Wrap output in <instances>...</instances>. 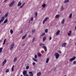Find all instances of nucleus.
<instances>
[{
  "label": "nucleus",
  "mask_w": 76,
  "mask_h": 76,
  "mask_svg": "<svg viewBox=\"0 0 76 76\" xmlns=\"http://www.w3.org/2000/svg\"><path fill=\"white\" fill-rule=\"evenodd\" d=\"M2 50H3V48H0V53H1L2 52Z\"/></svg>",
  "instance_id": "obj_23"
},
{
  "label": "nucleus",
  "mask_w": 76,
  "mask_h": 76,
  "mask_svg": "<svg viewBox=\"0 0 76 76\" xmlns=\"http://www.w3.org/2000/svg\"><path fill=\"white\" fill-rule=\"evenodd\" d=\"M69 2V0H65L64 2L65 3H68V2Z\"/></svg>",
  "instance_id": "obj_17"
},
{
  "label": "nucleus",
  "mask_w": 76,
  "mask_h": 76,
  "mask_svg": "<svg viewBox=\"0 0 76 76\" xmlns=\"http://www.w3.org/2000/svg\"><path fill=\"white\" fill-rule=\"evenodd\" d=\"M59 16H60L59 15H56L55 16V18H58Z\"/></svg>",
  "instance_id": "obj_27"
},
{
  "label": "nucleus",
  "mask_w": 76,
  "mask_h": 76,
  "mask_svg": "<svg viewBox=\"0 0 76 76\" xmlns=\"http://www.w3.org/2000/svg\"><path fill=\"white\" fill-rule=\"evenodd\" d=\"M34 58H37V55H35V56H34Z\"/></svg>",
  "instance_id": "obj_44"
},
{
  "label": "nucleus",
  "mask_w": 76,
  "mask_h": 76,
  "mask_svg": "<svg viewBox=\"0 0 76 76\" xmlns=\"http://www.w3.org/2000/svg\"><path fill=\"white\" fill-rule=\"evenodd\" d=\"M69 33H68V36H70V35H71V34H72V31H69Z\"/></svg>",
  "instance_id": "obj_16"
},
{
  "label": "nucleus",
  "mask_w": 76,
  "mask_h": 76,
  "mask_svg": "<svg viewBox=\"0 0 76 76\" xmlns=\"http://www.w3.org/2000/svg\"><path fill=\"white\" fill-rule=\"evenodd\" d=\"M33 19H34V18H33V17H31V21H33Z\"/></svg>",
  "instance_id": "obj_37"
},
{
  "label": "nucleus",
  "mask_w": 76,
  "mask_h": 76,
  "mask_svg": "<svg viewBox=\"0 0 76 76\" xmlns=\"http://www.w3.org/2000/svg\"><path fill=\"white\" fill-rule=\"evenodd\" d=\"M7 0H5L4 1V2L6 3V2H7Z\"/></svg>",
  "instance_id": "obj_53"
},
{
  "label": "nucleus",
  "mask_w": 76,
  "mask_h": 76,
  "mask_svg": "<svg viewBox=\"0 0 76 76\" xmlns=\"http://www.w3.org/2000/svg\"><path fill=\"white\" fill-rule=\"evenodd\" d=\"M49 19L47 17L44 20L45 21H47V19Z\"/></svg>",
  "instance_id": "obj_29"
},
{
  "label": "nucleus",
  "mask_w": 76,
  "mask_h": 76,
  "mask_svg": "<svg viewBox=\"0 0 76 76\" xmlns=\"http://www.w3.org/2000/svg\"><path fill=\"white\" fill-rule=\"evenodd\" d=\"M60 31L59 30H58L56 33V35H59V34H60Z\"/></svg>",
  "instance_id": "obj_7"
},
{
  "label": "nucleus",
  "mask_w": 76,
  "mask_h": 76,
  "mask_svg": "<svg viewBox=\"0 0 76 76\" xmlns=\"http://www.w3.org/2000/svg\"><path fill=\"white\" fill-rule=\"evenodd\" d=\"M38 55L39 57H41V54L39 53H38Z\"/></svg>",
  "instance_id": "obj_26"
},
{
  "label": "nucleus",
  "mask_w": 76,
  "mask_h": 76,
  "mask_svg": "<svg viewBox=\"0 0 76 76\" xmlns=\"http://www.w3.org/2000/svg\"><path fill=\"white\" fill-rule=\"evenodd\" d=\"M8 21V20H7V19H6L4 21V23H6Z\"/></svg>",
  "instance_id": "obj_18"
},
{
  "label": "nucleus",
  "mask_w": 76,
  "mask_h": 76,
  "mask_svg": "<svg viewBox=\"0 0 76 76\" xmlns=\"http://www.w3.org/2000/svg\"><path fill=\"white\" fill-rule=\"evenodd\" d=\"M23 45H25V44H23Z\"/></svg>",
  "instance_id": "obj_62"
},
{
  "label": "nucleus",
  "mask_w": 76,
  "mask_h": 76,
  "mask_svg": "<svg viewBox=\"0 0 76 76\" xmlns=\"http://www.w3.org/2000/svg\"><path fill=\"white\" fill-rule=\"evenodd\" d=\"M15 67V66H14V65H13L12 68V72H13V68L14 67Z\"/></svg>",
  "instance_id": "obj_36"
},
{
  "label": "nucleus",
  "mask_w": 76,
  "mask_h": 76,
  "mask_svg": "<svg viewBox=\"0 0 76 76\" xmlns=\"http://www.w3.org/2000/svg\"><path fill=\"white\" fill-rule=\"evenodd\" d=\"M6 39H5L4 40V42H6Z\"/></svg>",
  "instance_id": "obj_56"
},
{
  "label": "nucleus",
  "mask_w": 76,
  "mask_h": 76,
  "mask_svg": "<svg viewBox=\"0 0 76 76\" xmlns=\"http://www.w3.org/2000/svg\"><path fill=\"white\" fill-rule=\"evenodd\" d=\"M50 40H51V39H52V38H51V37H50L49 38Z\"/></svg>",
  "instance_id": "obj_50"
},
{
  "label": "nucleus",
  "mask_w": 76,
  "mask_h": 76,
  "mask_svg": "<svg viewBox=\"0 0 76 76\" xmlns=\"http://www.w3.org/2000/svg\"><path fill=\"white\" fill-rule=\"evenodd\" d=\"M41 75V72H39L37 74V76H40Z\"/></svg>",
  "instance_id": "obj_14"
},
{
  "label": "nucleus",
  "mask_w": 76,
  "mask_h": 76,
  "mask_svg": "<svg viewBox=\"0 0 76 76\" xmlns=\"http://www.w3.org/2000/svg\"><path fill=\"white\" fill-rule=\"evenodd\" d=\"M49 58H47L46 61V63H48V61H49Z\"/></svg>",
  "instance_id": "obj_21"
},
{
  "label": "nucleus",
  "mask_w": 76,
  "mask_h": 76,
  "mask_svg": "<svg viewBox=\"0 0 76 76\" xmlns=\"http://www.w3.org/2000/svg\"><path fill=\"white\" fill-rule=\"evenodd\" d=\"M21 76H23V75H21Z\"/></svg>",
  "instance_id": "obj_61"
},
{
  "label": "nucleus",
  "mask_w": 76,
  "mask_h": 76,
  "mask_svg": "<svg viewBox=\"0 0 76 76\" xmlns=\"http://www.w3.org/2000/svg\"><path fill=\"white\" fill-rule=\"evenodd\" d=\"M27 36V34H26L25 35L23 36L22 37V39H24Z\"/></svg>",
  "instance_id": "obj_11"
},
{
  "label": "nucleus",
  "mask_w": 76,
  "mask_h": 76,
  "mask_svg": "<svg viewBox=\"0 0 76 76\" xmlns=\"http://www.w3.org/2000/svg\"><path fill=\"white\" fill-rule=\"evenodd\" d=\"M4 44H5V42H4L3 45H4Z\"/></svg>",
  "instance_id": "obj_52"
},
{
  "label": "nucleus",
  "mask_w": 76,
  "mask_h": 76,
  "mask_svg": "<svg viewBox=\"0 0 76 76\" xmlns=\"http://www.w3.org/2000/svg\"><path fill=\"white\" fill-rule=\"evenodd\" d=\"M72 14H71L69 16V18H72Z\"/></svg>",
  "instance_id": "obj_30"
},
{
  "label": "nucleus",
  "mask_w": 76,
  "mask_h": 76,
  "mask_svg": "<svg viewBox=\"0 0 76 76\" xmlns=\"http://www.w3.org/2000/svg\"><path fill=\"white\" fill-rule=\"evenodd\" d=\"M66 44H67V43L66 42H64V43H63L62 45V47H66Z\"/></svg>",
  "instance_id": "obj_8"
},
{
  "label": "nucleus",
  "mask_w": 76,
  "mask_h": 76,
  "mask_svg": "<svg viewBox=\"0 0 76 76\" xmlns=\"http://www.w3.org/2000/svg\"><path fill=\"white\" fill-rule=\"evenodd\" d=\"M45 20H43V24H44V23H45Z\"/></svg>",
  "instance_id": "obj_47"
},
{
  "label": "nucleus",
  "mask_w": 76,
  "mask_h": 76,
  "mask_svg": "<svg viewBox=\"0 0 76 76\" xmlns=\"http://www.w3.org/2000/svg\"><path fill=\"white\" fill-rule=\"evenodd\" d=\"M33 60H34V61H36V62H37V60L36 59L33 58Z\"/></svg>",
  "instance_id": "obj_25"
},
{
  "label": "nucleus",
  "mask_w": 76,
  "mask_h": 76,
  "mask_svg": "<svg viewBox=\"0 0 76 76\" xmlns=\"http://www.w3.org/2000/svg\"><path fill=\"white\" fill-rule=\"evenodd\" d=\"M45 33L44 32L42 34V35H41V36H44V35H45Z\"/></svg>",
  "instance_id": "obj_40"
},
{
  "label": "nucleus",
  "mask_w": 76,
  "mask_h": 76,
  "mask_svg": "<svg viewBox=\"0 0 76 76\" xmlns=\"http://www.w3.org/2000/svg\"><path fill=\"white\" fill-rule=\"evenodd\" d=\"M9 15V13L7 12V13H6L5 15V17L6 18L7 17V16H8Z\"/></svg>",
  "instance_id": "obj_19"
},
{
  "label": "nucleus",
  "mask_w": 76,
  "mask_h": 76,
  "mask_svg": "<svg viewBox=\"0 0 76 76\" xmlns=\"http://www.w3.org/2000/svg\"><path fill=\"white\" fill-rule=\"evenodd\" d=\"M29 74H30V75H29L27 74L26 76H33L34 75H33V74L32 73V72H29Z\"/></svg>",
  "instance_id": "obj_4"
},
{
  "label": "nucleus",
  "mask_w": 76,
  "mask_h": 76,
  "mask_svg": "<svg viewBox=\"0 0 76 76\" xmlns=\"http://www.w3.org/2000/svg\"><path fill=\"white\" fill-rule=\"evenodd\" d=\"M36 17H37V12H36L34 13Z\"/></svg>",
  "instance_id": "obj_34"
},
{
  "label": "nucleus",
  "mask_w": 76,
  "mask_h": 76,
  "mask_svg": "<svg viewBox=\"0 0 76 76\" xmlns=\"http://www.w3.org/2000/svg\"><path fill=\"white\" fill-rule=\"evenodd\" d=\"M60 55L57 53H55V56L56 59H58Z\"/></svg>",
  "instance_id": "obj_1"
},
{
  "label": "nucleus",
  "mask_w": 76,
  "mask_h": 76,
  "mask_svg": "<svg viewBox=\"0 0 76 76\" xmlns=\"http://www.w3.org/2000/svg\"><path fill=\"white\" fill-rule=\"evenodd\" d=\"M28 37L29 38H31V35H29L28 36Z\"/></svg>",
  "instance_id": "obj_54"
},
{
  "label": "nucleus",
  "mask_w": 76,
  "mask_h": 76,
  "mask_svg": "<svg viewBox=\"0 0 76 76\" xmlns=\"http://www.w3.org/2000/svg\"><path fill=\"white\" fill-rule=\"evenodd\" d=\"M22 32H23V30H22L20 31V34H22Z\"/></svg>",
  "instance_id": "obj_45"
},
{
  "label": "nucleus",
  "mask_w": 76,
  "mask_h": 76,
  "mask_svg": "<svg viewBox=\"0 0 76 76\" xmlns=\"http://www.w3.org/2000/svg\"><path fill=\"white\" fill-rule=\"evenodd\" d=\"M46 6V5H45V4H43L42 5V7H45Z\"/></svg>",
  "instance_id": "obj_24"
},
{
  "label": "nucleus",
  "mask_w": 76,
  "mask_h": 76,
  "mask_svg": "<svg viewBox=\"0 0 76 76\" xmlns=\"http://www.w3.org/2000/svg\"><path fill=\"white\" fill-rule=\"evenodd\" d=\"M76 57L75 56H74L73 58H72L69 59V61L70 62H72L73 60H75L76 59Z\"/></svg>",
  "instance_id": "obj_2"
},
{
  "label": "nucleus",
  "mask_w": 76,
  "mask_h": 76,
  "mask_svg": "<svg viewBox=\"0 0 76 76\" xmlns=\"http://www.w3.org/2000/svg\"><path fill=\"white\" fill-rule=\"evenodd\" d=\"M59 53H60V54H61V51H60V50H59Z\"/></svg>",
  "instance_id": "obj_49"
},
{
  "label": "nucleus",
  "mask_w": 76,
  "mask_h": 76,
  "mask_svg": "<svg viewBox=\"0 0 76 76\" xmlns=\"http://www.w3.org/2000/svg\"><path fill=\"white\" fill-rule=\"evenodd\" d=\"M6 63V59H5L4 62L2 64V66H4V64H5V63Z\"/></svg>",
  "instance_id": "obj_13"
},
{
  "label": "nucleus",
  "mask_w": 76,
  "mask_h": 76,
  "mask_svg": "<svg viewBox=\"0 0 76 76\" xmlns=\"http://www.w3.org/2000/svg\"><path fill=\"white\" fill-rule=\"evenodd\" d=\"M29 66H27L26 67V69H29Z\"/></svg>",
  "instance_id": "obj_41"
},
{
  "label": "nucleus",
  "mask_w": 76,
  "mask_h": 76,
  "mask_svg": "<svg viewBox=\"0 0 76 76\" xmlns=\"http://www.w3.org/2000/svg\"><path fill=\"white\" fill-rule=\"evenodd\" d=\"M64 22H65V20L64 18L62 20L61 22V24H64Z\"/></svg>",
  "instance_id": "obj_9"
},
{
  "label": "nucleus",
  "mask_w": 76,
  "mask_h": 76,
  "mask_svg": "<svg viewBox=\"0 0 76 76\" xmlns=\"http://www.w3.org/2000/svg\"><path fill=\"white\" fill-rule=\"evenodd\" d=\"M56 68H54L53 69V70H56Z\"/></svg>",
  "instance_id": "obj_48"
},
{
  "label": "nucleus",
  "mask_w": 76,
  "mask_h": 76,
  "mask_svg": "<svg viewBox=\"0 0 76 76\" xmlns=\"http://www.w3.org/2000/svg\"><path fill=\"white\" fill-rule=\"evenodd\" d=\"M35 38L34 37L33 38L32 40V42H34L35 41Z\"/></svg>",
  "instance_id": "obj_32"
},
{
  "label": "nucleus",
  "mask_w": 76,
  "mask_h": 76,
  "mask_svg": "<svg viewBox=\"0 0 76 76\" xmlns=\"http://www.w3.org/2000/svg\"><path fill=\"white\" fill-rule=\"evenodd\" d=\"M23 7L21 5V6H20V8H22V7Z\"/></svg>",
  "instance_id": "obj_57"
},
{
  "label": "nucleus",
  "mask_w": 76,
  "mask_h": 76,
  "mask_svg": "<svg viewBox=\"0 0 76 76\" xmlns=\"http://www.w3.org/2000/svg\"><path fill=\"white\" fill-rule=\"evenodd\" d=\"M2 42V40H0V42Z\"/></svg>",
  "instance_id": "obj_58"
},
{
  "label": "nucleus",
  "mask_w": 76,
  "mask_h": 76,
  "mask_svg": "<svg viewBox=\"0 0 76 76\" xmlns=\"http://www.w3.org/2000/svg\"><path fill=\"white\" fill-rule=\"evenodd\" d=\"M75 45H76V43H75Z\"/></svg>",
  "instance_id": "obj_64"
},
{
  "label": "nucleus",
  "mask_w": 76,
  "mask_h": 76,
  "mask_svg": "<svg viewBox=\"0 0 76 76\" xmlns=\"http://www.w3.org/2000/svg\"><path fill=\"white\" fill-rule=\"evenodd\" d=\"M45 33H48V29H46L45 30Z\"/></svg>",
  "instance_id": "obj_22"
},
{
  "label": "nucleus",
  "mask_w": 76,
  "mask_h": 76,
  "mask_svg": "<svg viewBox=\"0 0 76 76\" xmlns=\"http://www.w3.org/2000/svg\"><path fill=\"white\" fill-rule=\"evenodd\" d=\"M32 64L34 66H35V64H36V63H35V62H33L32 63Z\"/></svg>",
  "instance_id": "obj_42"
},
{
  "label": "nucleus",
  "mask_w": 76,
  "mask_h": 76,
  "mask_svg": "<svg viewBox=\"0 0 76 76\" xmlns=\"http://www.w3.org/2000/svg\"><path fill=\"white\" fill-rule=\"evenodd\" d=\"M17 61V58H15L14 60V62H16V61Z\"/></svg>",
  "instance_id": "obj_28"
},
{
  "label": "nucleus",
  "mask_w": 76,
  "mask_h": 76,
  "mask_svg": "<svg viewBox=\"0 0 76 76\" xmlns=\"http://www.w3.org/2000/svg\"><path fill=\"white\" fill-rule=\"evenodd\" d=\"M6 45L7 46V45H8V43H6Z\"/></svg>",
  "instance_id": "obj_55"
},
{
  "label": "nucleus",
  "mask_w": 76,
  "mask_h": 76,
  "mask_svg": "<svg viewBox=\"0 0 76 76\" xmlns=\"http://www.w3.org/2000/svg\"><path fill=\"white\" fill-rule=\"evenodd\" d=\"M45 39H46V37H44L43 38V41H45Z\"/></svg>",
  "instance_id": "obj_33"
},
{
  "label": "nucleus",
  "mask_w": 76,
  "mask_h": 76,
  "mask_svg": "<svg viewBox=\"0 0 76 76\" xmlns=\"http://www.w3.org/2000/svg\"><path fill=\"white\" fill-rule=\"evenodd\" d=\"M9 72V69H7L6 71V73H8Z\"/></svg>",
  "instance_id": "obj_38"
},
{
  "label": "nucleus",
  "mask_w": 76,
  "mask_h": 76,
  "mask_svg": "<svg viewBox=\"0 0 76 76\" xmlns=\"http://www.w3.org/2000/svg\"><path fill=\"white\" fill-rule=\"evenodd\" d=\"M64 10V7H63V6L62 5L60 9L61 11H63Z\"/></svg>",
  "instance_id": "obj_12"
},
{
  "label": "nucleus",
  "mask_w": 76,
  "mask_h": 76,
  "mask_svg": "<svg viewBox=\"0 0 76 76\" xmlns=\"http://www.w3.org/2000/svg\"><path fill=\"white\" fill-rule=\"evenodd\" d=\"M0 13H1V12L0 11Z\"/></svg>",
  "instance_id": "obj_60"
},
{
  "label": "nucleus",
  "mask_w": 76,
  "mask_h": 76,
  "mask_svg": "<svg viewBox=\"0 0 76 76\" xmlns=\"http://www.w3.org/2000/svg\"><path fill=\"white\" fill-rule=\"evenodd\" d=\"M2 19H4V15H3V17L1 18Z\"/></svg>",
  "instance_id": "obj_46"
},
{
  "label": "nucleus",
  "mask_w": 76,
  "mask_h": 76,
  "mask_svg": "<svg viewBox=\"0 0 76 76\" xmlns=\"http://www.w3.org/2000/svg\"><path fill=\"white\" fill-rule=\"evenodd\" d=\"M73 64H76V61H74L73 62Z\"/></svg>",
  "instance_id": "obj_43"
},
{
  "label": "nucleus",
  "mask_w": 76,
  "mask_h": 76,
  "mask_svg": "<svg viewBox=\"0 0 76 76\" xmlns=\"http://www.w3.org/2000/svg\"><path fill=\"white\" fill-rule=\"evenodd\" d=\"M4 20V19L1 18V20H0V22H3Z\"/></svg>",
  "instance_id": "obj_20"
},
{
  "label": "nucleus",
  "mask_w": 76,
  "mask_h": 76,
  "mask_svg": "<svg viewBox=\"0 0 76 76\" xmlns=\"http://www.w3.org/2000/svg\"><path fill=\"white\" fill-rule=\"evenodd\" d=\"M14 46H15V44L14 43H13L12 45H11L10 46V50H12V49H13V47H14Z\"/></svg>",
  "instance_id": "obj_5"
},
{
  "label": "nucleus",
  "mask_w": 76,
  "mask_h": 76,
  "mask_svg": "<svg viewBox=\"0 0 76 76\" xmlns=\"http://www.w3.org/2000/svg\"><path fill=\"white\" fill-rule=\"evenodd\" d=\"M23 73L24 76H26V75H27V72L26 71H24L23 72Z\"/></svg>",
  "instance_id": "obj_6"
},
{
  "label": "nucleus",
  "mask_w": 76,
  "mask_h": 76,
  "mask_svg": "<svg viewBox=\"0 0 76 76\" xmlns=\"http://www.w3.org/2000/svg\"><path fill=\"white\" fill-rule=\"evenodd\" d=\"M15 1H12V2L9 4V6H10V7H11V6H13V5L15 3Z\"/></svg>",
  "instance_id": "obj_3"
},
{
  "label": "nucleus",
  "mask_w": 76,
  "mask_h": 76,
  "mask_svg": "<svg viewBox=\"0 0 76 76\" xmlns=\"http://www.w3.org/2000/svg\"><path fill=\"white\" fill-rule=\"evenodd\" d=\"M10 32L11 34H12L13 32V30H10Z\"/></svg>",
  "instance_id": "obj_35"
},
{
  "label": "nucleus",
  "mask_w": 76,
  "mask_h": 76,
  "mask_svg": "<svg viewBox=\"0 0 76 76\" xmlns=\"http://www.w3.org/2000/svg\"><path fill=\"white\" fill-rule=\"evenodd\" d=\"M1 23V22H0V25Z\"/></svg>",
  "instance_id": "obj_63"
},
{
  "label": "nucleus",
  "mask_w": 76,
  "mask_h": 76,
  "mask_svg": "<svg viewBox=\"0 0 76 76\" xmlns=\"http://www.w3.org/2000/svg\"><path fill=\"white\" fill-rule=\"evenodd\" d=\"M25 3H24V4H22V6L23 7V6H24V5H25Z\"/></svg>",
  "instance_id": "obj_51"
},
{
  "label": "nucleus",
  "mask_w": 76,
  "mask_h": 76,
  "mask_svg": "<svg viewBox=\"0 0 76 76\" xmlns=\"http://www.w3.org/2000/svg\"><path fill=\"white\" fill-rule=\"evenodd\" d=\"M42 47H43V48L44 49L45 51H47V47H46V46H42Z\"/></svg>",
  "instance_id": "obj_10"
},
{
  "label": "nucleus",
  "mask_w": 76,
  "mask_h": 76,
  "mask_svg": "<svg viewBox=\"0 0 76 76\" xmlns=\"http://www.w3.org/2000/svg\"><path fill=\"white\" fill-rule=\"evenodd\" d=\"M42 45H45V44L44 43H41L39 45V46H41Z\"/></svg>",
  "instance_id": "obj_31"
},
{
  "label": "nucleus",
  "mask_w": 76,
  "mask_h": 76,
  "mask_svg": "<svg viewBox=\"0 0 76 76\" xmlns=\"http://www.w3.org/2000/svg\"><path fill=\"white\" fill-rule=\"evenodd\" d=\"M22 5V3L18 2V6H20Z\"/></svg>",
  "instance_id": "obj_15"
},
{
  "label": "nucleus",
  "mask_w": 76,
  "mask_h": 76,
  "mask_svg": "<svg viewBox=\"0 0 76 76\" xmlns=\"http://www.w3.org/2000/svg\"><path fill=\"white\" fill-rule=\"evenodd\" d=\"M75 30H76V26H75Z\"/></svg>",
  "instance_id": "obj_59"
},
{
  "label": "nucleus",
  "mask_w": 76,
  "mask_h": 76,
  "mask_svg": "<svg viewBox=\"0 0 76 76\" xmlns=\"http://www.w3.org/2000/svg\"><path fill=\"white\" fill-rule=\"evenodd\" d=\"M35 32V29H34L32 31V32H33V33Z\"/></svg>",
  "instance_id": "obj_39"
}]
</instances>
